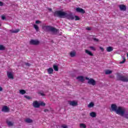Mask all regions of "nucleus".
Here are the masks:
<instances>
[{
    "instance_id": "nucleus-35",
    "label": "nucleus",
    "mask_w": 128,
    "mask_h": 128,
    "mask_svg": "<svg viewBox=\"0 0 128 128\" xmlns=\"http://www.w3.org/2000/svg\"><path fill=\"white\" fill-rule=\"evenodd\" d=\"M90 50H96V48H94V46H90Z\"/></svg>"
},
{
    "instance_id": "nucleus-24",
    "label": "nucleus",
    "mask_w": 128,
    "mask_h": 128,
    "mask_svg": "<svg viewBox=\"0 0 128 128\" xmlns=\"http://www.w3.org/2000/svg\"><path fill=\"white\" fill-rule=\"evenodd\" d=\"M80 128H86V126L84 124H80Z\"/></svg>"
},
{
    "instance_id": "nucleus-5",
    "label": "nucleus",
    "mask_w": 128,
    "mask_h": 128,
    "mask_svg": "<svg viewBox=\"0 0 128 128\" xmlns=\"http://www.w3.org/2000/svg\"><path fill=\"white\" fill-rule=\"evenodd\" d=\"M30 44L32 46H38L40 42L38 40H31L30 42Z\"/></svg>"
},
{
    "instance_id": "nucleus-4",
    "label": "nucleus",
    "mask_w": 128,
    "mask_h": 128,
    "mask_svg": "<svg viewBox=\"0 0 128 128\" xmlns=\"http://www.w3.org/2000/svg\"><path fill=\"white\" fill-rule=\"evenodd\" d=\"M117 80H120V82H128V76H126L122 74H118L116 76Z\"/></svg>"
},
{
    "instance_id": "nucleus-31",
    "label": "nucleus",
    "mask_w": 128,
    "mask_h": 128,
    "mask_svg": "<svg viewBox=\"0 0 128 128\" xmlns=\"http://www.w3.org/2000/svg\"><path fill=\"white\" fill-rule=\"evenodd\" d=\"M74 18H75V20H80V17H78V16H75Z\"/></svg>"
},
{
    "instance_id": "nucleus-10",
    "label": "nucleus",
    "mask_w": 128,
    "mask_h": 128,
    "mask_svg": "<svg viewBox=\"0 0 128 128\" xmlns=\"http://www.w3.org/2000/svg\"><path fill=\"white\" fill-rule=\"evenodd\" d=\"M2 112H10V108L8 106H4L2 108Z\"/></svg>"
},
{
    "instance_id": "nucleus-13",
    "label": "nucleus",
    "mask_w": 128,
    "mask_h": 128,
    "mask_svg": "<svg viewBox=\"0 0 128 128\" xmlns=\"http://www.w3.org/2000/svg\"><path fill=\"white\" fill-rule=\"evenodd\" d=\"M7 76L8 78H12V80H14V76L10 72H7Z\"/></svg>"
},
{
    "instance_id": "nucleus-1",
    "label": "nucleus",
    "mask_w": 128,
    "mask_h": 128,
    "mask_svg": "<svg viewBox=\"0 0 128 128\" xmlns=\"http://www.w3.org/2000/svg\"><path fill=\"white\" fill-rule=\"evenodd\" d=\"M54 16L57 18H67L70 20H74V17L72 15V13L70 12L68 14L64 12L62 10H56L54 12Z\"/></svg>"
},
{
    "instance_id": "nucleus-14",
    "label": "nucleus",
    "mask_w": 128,
    "mask_h": 128,
    "mask_svg": "<svg viewBox=\"0 0 128 128\" xmlns=\"http://www.w3.org/2000/svg\"><path fill=\"white\" fill-rule=\"evenodd\" d=\"M20 30L18 28L16 29L15 30H10V32H11L12 34H18V32H20Z\"/></svg>"
},
{
    "instance_id": "nucleus-15",
    "label": "nucleus",
    "mask_w": 128,
    "mask_h": 128,
    "mask_svg": "<svg viewBox=\"0 0 128 128\" xmlns=\"http://www.w3.org/2000/svg\"><path fill=\"white\" fill-rule=\"evenodd\" d=\"M85 52L87 54H88L89 56H94V54L90 51L88 50H85Z\"/></svg>"
},
{
    "instance_id": "nucleus-27",
    "label": "nucleus",
    "mask_w": 128,
    "mask_h": 128,
    "mask_svg": "<svg viewBox=\"0 0 128 128\" xmlns=\"http://www.w3.org/2000/svg\"><path fill=\"white\" fill-rule=\"evenodd\" d=\"M19 92L20 94H26V92L24 90H20Z\"/></svg>"
},
{
    "instance_id": "nucleus-20",
    "label": "nucleus",
    "mask_w": 128,
    "mask_h": 128,
    "mask_svg": "<svg viewBox=\"0 0 128 128\" xmlns=\"http://www.w3.org/2000/svg\"><path fill=\"white\" fill-rule=\"evenodd\" d=\"M76 53L75 52H70V56L71 58H74L76 56Z\"/></svg>"
},
{
    "instance_id": "nucleus-19",
    "label": "nucleus",
    "mask_w": 128,
    "mask_h": 128,
    "mask_svg": "<svg viewBox=\"0 0 128 128\" xmlns=\"http://www.w3.org/2000/svg\"><path fill=\"white\" fill-rule=\"evenodd\" d=\"M34 28H35L36 32H39L40 31V28L36 24H34Z\"/></svg>"
},
{
    "instance_id": "nucleus-37",
    "label": "nucleus",
    "mask_w": 128,
    "mask_h": 128,
    "mask_svg": "<svg viewBox=\"0 0 128 128\" xmlns=\"http://www.w3.org/2000/svg\"><path fill=\"white\" fill-rule=\"evenodd\" d=\"M25 64H26V66H31V64L28 62H27V63L26 62Z\"/></svg>"
},
{
    "instance_id": "nucleus-22",
    "label": "nucleus",
    "mask_w": 128,
    "mask_h": 128,
    "mask_svg": "<svg viewBox=\"0 0 128 128\" xmlns=\"http://www.w3.org/2000/svg\"><path fill=\"white\" fill-rule=\"evenodd\" d=\"M26 122H28V124H31L32 122V120L30 118H28L26 120Z\"/></svg>"
},
{
    "instance_id": "nucleus-39",
    "label": "nucleus",
    "mask_w": 128,
    "mask_h": 128,
    "mask_svg": "<svg viewBox=\"0 0 128 128\" xmlns=\"http://www.w3.org/2000/svg\"><path fill=\"white\" fill-rule=\"evenodd\" d=\"M100 50H102V52H104V48L102 46L100 47Z\"/></svg>"
},
{
    "instance_id": "nucleus-3",
    "label": "nucleus",
    "mask_w": 128,
    "mask_h": 128,
    "mask_svg": "<svg viewBox=\"0 0 128 128\" xmlns=\"http://www.w3.org/2000/svg\"><path fill=\"white\" fill-rule=\"evenodd\" d=\"M42 28L45 32H51L52 34H57L58 32H60V30L52 26H45L42 27Z\"/></svg>"
},
{
    "instance_id": "nucleus-30",
    "label": "nucleus",
    "mask_w": 128,
    "mask_h": 128,
    "mask_svg": "<svg viewBox=\"0 0 128 128\" xmlns=\"http://www.w3.org/2000/svg\"><path fill=\"white\" fill-rule=\"evenodd\" d=\"M124 116L125 118H126L127 120H128V114H126V112H124V116Z\"/></svg>"
},
{
    "instance_id": "nucleus-17",
    "label": "nucleus",
    "mask_w": 128,
    "mask_h": 128,
    "mask_svg": "<svg viewBox=\"0 0 128 128\" xmlns=\"http://www.w3.org/2000/svg\"><path fill=\"white\" fill-rule=\"evenodd\" d=\"M112 50H114V48L112 46H108L106 48V51L108 52H112Z\"/></svg>"
},
{
    "instance_id": "nucleus-29",
    "label": "nucleus",
    "mask_w": 128,
    "mask_h": 128,
    "mask_svg": "<svg viewBox=\"0 0 128 128\" xmlns=\"http://www.w3.org/2000/svg\"><path fill=\"white\" fill-rule=\"evenodd\" d=\"M40 104V106H46V103L44 102H41L40 103H39Z\"/></svg>"
},
{
    "instance_id": "nucleus-44",
    "label": "nucleus",
    "mask_w": 128,
    "mask_h": 128,
    "mask_svg": "<svg viewBox=\"0 0 128 128\" xmlns=\"http://www.w3.org/2000/svg\"><path fill=\"white\" fill-rule=\"evenodd\" d=\"M48 10H50V12H52V8H48Z\"/></svg>"
},
{
    "instance_id": "nucleus-21",
    "label": "nucleus",
    "mask_w": 128,
    "mask_h": 128,
    "mask_svg": "<svg viewBox=\"0 0 128 128\" xmlns=\"http://www.w3.org/2000/svg\"><path fill=\"white\" fill-rule=\"evenodd\" d=\"M53 68L55 70V72H58V66L56 65L53 66Z\"/></svg>"
},
{
    "instance_id": "nucleus-6",
    "label": "nucleus",
    "mask_w": 128,
    "mask_h": 128,
    "mask_svg": "<svg viewBox=\"0 0 128 128\" xmlns=\"http://www.w3.org/2000/svg\"><path fill=\"white\" fill-rule=\"evenodd\" d=\"M88 84H91L92 86H96V82L94 80L90 78L88 82Z\"/></svg>"
},
{
    "instance_id": "nucleus-47",
    "label": "nucleus",
    "mask_w": 128,
    "mask_h": 128,
    "mask_svg": "<svg viewBox=\"0 0 128 128\" xmlns=\"http://www.w3.org/2000/svg\"><path fill=\"white\" fill-rule=\"evenodd\" d=\"M86 80H90V78H88V77H86Z\"/></svg>"
},
{
    "instance_id": "nucleus-2",
    "label": "nucleus",
    "mask_w": 128,
    "mask_h": 128,
    "mask_svg": "<svg viewBox=\"0 0 128 128\" xmlns=\"http://www.w3.org/2000/svg\"><path fill=\"white\" fill-rule=\"evenodd\" d=\"M110 112H115L116 114H119L121 116H122L126 112V109L122 106H118L116 104H112L111 105Z\"/></svg>"
},
{
    "instance_id": "nucleus-49",
    "label": "nucleus",
    "mask_w": 128,
    "mask_h": 128,
    "mask_svg": "<svg viewBox=\"0 0 128 128\" xmlns=\"http://www.w3.org/2000/svg\"><path fill=\"white\" fill-rule=\"evenodd\" d=\"M0 26H1V25H0Z\"/></svg>"
},
{
    "instance_id": "nucleus-18",
    "label": "nucleus",
    "mask_w": 128,
    "mask_h": 128,
    "mask_svg": "<svg viewBox=\"0 0 128 128\" xmlns=\"http://www.w3.org/2000/svg\"><path fill=\"white\" fill-rule=\"evenodd\" d=\"M90 116L92 118H96V112H92L90 113Z\"/></svg>"
},
{
    "instance_id": "nucleus-42",
    "label": "nucleus",
    "mask_w": 128,
    "mask_h": 128,
    "mask_svg": "<svg viewBox=\"0 0 128 128\" xmlns=\"http://www.w3.org/2000/svg\"><path fill=\"white\" fill-rule=\"evenodd\" d=\"M4 6V2H0V6Z\"/></svg>"
},
{
    "instance_id": "nucleus-8",
    "label": "nucleus",
    "mask_w": 128,
    "mask_h": 128,
    "mask_svg": "<svg viewBox=\"0 0 128 128\" xmlns=\"http://www.w3.org/2000/svg\"><path fill=\"white\" fill-rule=\"evenodd\" d=\"M69 104L70 106H78V102L76 101H68Z\"/></svg>"
},
{
    "instance_id": "nucleus-38",
    "label": "nucleus",
    "mask_w": 128,
    "mask_h": 128,
    "mask_svg": "<svg viewBox=\"0 0 128 128\" xmlns=\"http://www.w3.org/2000/svg\"><path fill=\"white\" fill-rule=\"evenodd\" d=\"M1 18H2V20H6V16H1Z\"/></svg>"
},
{
    "instance_id": "nucleus-7",
    "label": "nucleus",
    "mask_w": 128,
    "mask_h": 128,
    "mask_svg": "<svg viewBox=\"0 0 128 128\" xmlns=\"http://www.w3.org/2000/svg\"><path fill=\"white\" fill-rule=\"evenodd\" d=\"M76 12H80V14H86V11L82 8H77L76 9Z\"/></svg>"
},
{
    "instance_id": "nucleus-28",
    "label": "nucleus",
    "mask_w": 128,
    "mask_h": 128,
    "mask_svg": "<svg viewBox=\"0 0 128 128\" xmlns=\"http://www.w3.org/2000/svg\"><path fill=\"white\" fill-rule=\"evenodd\" d=\"M94 106V102H91L88 105V108H92V106Z\"/></svg>"
},
{
    "instance_id": "nucleus-46",
    "label": "nucleus",
    "mask_w": 128,
    "mask_h": 128,
    "mask_svg": "<svg viewBox=\"0 0 128 128\" xmlns=\"http://www.w3.org/2000/svg\"><path fill=\"white\" fill-rule=\"evenodd\" d=\"M110 78H114V76L113 75H110Z\"/></svg>"
},
{
    "instance_id": "nucleus-25",
    "label": "nucleus",
    "mask_w": 128,
    "mask_h": 128,
    "mask_svg": "<svg viewBox=\"0 0 128 128\" xmlns=\"http://www.w3.org/2000/svg\"><path fill=\"white\" fill-rule=\"evenodd\" d=\"M112 72V71L110 70H106L105 72L106 74H110Z\"/></svg>"
},
{
    "instance_id": "nucleus-43",
    "label": "nucleus",
    "mask_w": 128,
    "mask_h": 128,
    "mask_svg": "<svg viewBox=\"0 0 128 128\" xmlns=\"http://www.w3.org/2000/svg\"><path fill=\"white\" fill-rule=\"evenodd\" d=\"M40 20H36V24H40Z\"/></svg>"
},
{
    "instance_id": "nucleus-34",
    "label": "nucleus",
    "mask_w": 128,
    "mask_h": 128,
    "mask_svg": "<svg viewBox=\"0 0 128 128\" xmlns=\"http://www.w3.org/2000/svg\"><path fill=\"white\" fill-rule=\"evenodd\" d=\"M92 40H94V42H98V38H92Z\"/></svg>"
},
{
    "instance_id": "nucleus-11",
    "label": "nucleus",
    "mask_w": 128,
    "mask_h": 128,
    "mask_svg": "<svg viewBox=\"0 0 128 128\" xmlns=\"http://www.w3.org/2000/svg\"><path fill=\"white\" fill-rule=\"evenodd\" d=\"M76 80H78L80 82H84V76H78L76 78Z\"/></svg>"
},
{
    "instance_id": "nucleus-16",
    "label": "nucleus",
    "mask_w": 128,
    "mask_h": 128,
    "mask_svg": "<svg viewBox=\"0 0 128 128\" xmlns=\"http://www.w3.org/2000/svg\"><path fill=\"white\" fill-rule=\"evenodd\" d=\"M48 72L49 74H53L54 72V69L52 68H49L48 69Z\"/></svg>"
},
{
    "instance_id": "nucleus-33",
    "label": "nucleus",
    "mask_w": 128,
    "mask_h": 128,
    "mask_svg": "<svg viewBox=\"0 0 128 128\" xmlns=\"http://www.w3.org/2000/svg\"><path fill=\"white\" fill-rule=\"evenodd\" d=\"M24 97L27 98V100H30L32 98L28 96H24Z\"/></svg>"
},
{
    "instance_id": "nucleus-9",
    "label": "nucleus",
    "mask_w": 128,
    "mask_h": 128,
    "mask_svg": "<svg viewBox=\"0 0 128 128\" xmlns=\"http://www.w3.org/2000/svg\"><path fill=\"white\" fill-rule=\"evenodd\" d=\"M119 8L121 10H123L124 12H126V6L124 4L120 5Z\"/></svg>"
},
{
    "instance_id": "nucleus-41",
    "label": "nucleus",
    "mask_w": 128,
    "mask_h": 128,
    "mask_svg": "<svg viewBox=\"0 0 128 128\" xmlns=\"http://www.w3.org/2000/svg\"><path fill=\"white\" fill-rule=\"evenodd\" d=\"M86 30H92V28H90V27H87L86 28Z\"/></svg>"
},
{
    "instance_id": "nucleus-48",
    "label": "nucleus",
    "mask_w": 128,
    "mask_h": 128,
    "mask_svg": "<svg viewBox=\"0 0 128 128\" xmlns=\"http://www.w3.org/2000/svg\"><path fill=\"white\" fill-rule=\"evenodd\" d=\"M0 92H2V88L0 86Z\"/></svg>"
},
{
    "instance_id": "nucleus-36",
    "label": "nucleus",
    "mask_w": 128,
    "mask_h": 128,
    "mask_svg": "<svg viewBox=\"0 0 128 128\" xmlns=\"http://www.w3.org/2000/svg\"><path fill=\"white\" fill-rule=\"evenodd\" d=\"M61 128H68V126L63 124V125H62L61 126Z\"/></svg>"
},
{
    "instance_id": "nucleus-12",
    "label": "nucleus",
    "mask_w": 128,
    "mask_h": 128,
    "mask_svg": "<svg viewBox=\"0 0 128 128\" xmlns=\"http://www.w3.org/2000/svg\"><path fill=\"white\" fill-rule=\"evenodd\" d=\"M33 106L36 108H40V103L38 102V101H34L33 102Z\"/></svg>"
},
{
    "instance_id": "nucleus-45",
    "label": "nucleus",
    "mask_w": 128,
    "mask_h": 128,
    "mask_svg": "<svg viewBox=\"0 0 128 128\" xmlns=\"http://www.w3.org/2000/svg\"><path fill=\"white\" fill-rule=\"evenodd\" d=\"M44 112H48L49 110L48 109H45V110H44Z\"/></svg>"
},
{
    "instance_id": "nucleus-23",
    "label": "nucleus",
    "mask_w": 128,
    "mask_h": 128,
    "mask_svg": "<svg viewBox=\"0 0 128 128\" xmlns=\"http://www.w3.org/2000/svg\"><path fill=\"white\" fill-rule=\"evenodd\" d=\"M6 124H8V126H14V124H12V122L7 121Z\"/></svg>"
},
{
    "instance_id": "nucleus-32",
    "label": "nucleus",
    "mask_w": 128,
    "mask_h": 128,
    "mask_svg": "<svg viewBox=\"0 0 128 128\" xmlns=\"http://www.w3.org/2000/svg\"><path fill=\"white\" fill-rule=\"evenodd\" d=\"M126 62V58L123 57V60L120 62V64H124Z\"/></svg>"
},
{
    "instance_id": "nucleus-26",
    "label": "nucleus",
    "mask_w": 128,
    "mask_h": 128,
    "mask_svg": "<svg viewBox=\"0 0 128 128\" xmlns=\"http://www.w3.org/2000/svg\"><path fill=\"white\" fill-rule=\"evenodd\" d=\"M6 47L4 45L0 44V50H4Z\"/></svg>"
},
{
    "instance_id": "nucleus-40",
    "label": "nucleus",
    "mask_w": 128,
    "mask_h": 128,
    "mask_svg": "<svg viewBox=\"0 0 128 128\" xmlns=\"http://www.w3.org/2000/svg\"><path fill=\"white\" fill-rule=\"evenodd\" d=\"M40 94V96H46V94H44L42 93V92H39Z\"/></svg>"
}]
</instances>
